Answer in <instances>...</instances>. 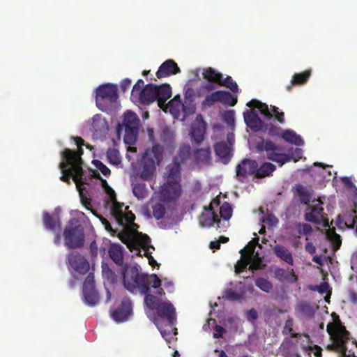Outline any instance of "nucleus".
<instances>
[{"label": "nucleus", "mask_w": 357, "mask_h": 357, "mask_svg": "<svg viewBox=\"0 0 357 357\" xmlns=\"http://www.w3.org/2000/svg\"><path fill=\"white\" fill-rule=\"evenodd\" d=\"M231 140L234 141L233 135L228 134L227 142L221 141L214 145L215 154L225 163L228 162L231 155V146L233 144Z\"/></svg>", "instance_id": "2eb2a0df"}, {"label": "nucleus", "mask_w": 357, "mask_h": 357, "mask_svg": "<svg viewBox=\"0 0 357 357\" xmlns=\"http://www.w3.org/2000/svg\"><path fill=\"white\" fill-rule=\"evenodd\" d=\"M259 238H253L250 241L247 246H245L243 250H244V252L246 255H254L255 249L257 245H258Z\"/></svg>", "instance_id": "0e129e2a"}, {"label": "nucleus", "mask_w": 357, "mask_h": 357, "mask_svg": "<svg viewBox=\"0 0 357 357\" xmlns=\"http://www.w3.org/2000/svg\"><path fill=\"white\" fill-rule=\"evenodd\" d=\"M274 276L280 282L286 281L289 283H294L298 280V276L295 274L293 268L285 270L277 267L274 271Z\"/></svg>", "instance_id": "5701e85b"}, {"label": "nucleus", "mask_w": 357, "mask_h": 357, "mask_svg": "<svg viewBox=\"0 0 357 357\" xmlns=\"http://www.w3.org/2000/svg\"><path fill=\"white\" fill-rule=\"evenodd\" d=\"M211 149H199L195 152L196 158L201 162H206L211 158Z\"/></svg>", "instance_id": "8fccbe9b"}, {"label": "nucleus", "mask_w": 357, "mask_h": 357, "mask_svg": "<svg viewBox=\"0 0 357 357\" xmlns=\"http://www.w3.org/2000/svg\"><path fill=\"white\" fill-rule=\"evenodd\" d=\"M331 337L333 339V342L327 346V349L330 351H345L347 350L346 344L350 339V334L347 331L345 326H339L337 328L336 331H332Z\"/></svg>", "instance_id": "f8f14e48"}, {"label": "nucleus", "mask_w": 357, "mask_h": 357, "mask_svg": "<svg viewBox=\"0 0 357 357\" xmlns=\"http://www.w3.org/2000/svg\"><path fill=\"white\" fill-rule=\"evenodd\" d=\"M240 252L241 254V258L237 261L234 266V271L236 274H240L244 271L250 263V256H248V255L244 252V250H241Z\"/></svg>", "instance_id": "c9c22d12"}, {"label": "nucleus", "mask_w": 357, "mask_h": 357, "mask_svg": "<svg viewBox=\"0 0 357 357\" xmlns=\"http://www.w3.org/2000/svg\"><path fill=\"white\" fill-rule=\"evenodd\" d=\"M102 268L103 275L108 280H110L112 282H114L116 280V275L115 273L111 268H109L107 264H102Z\"/></svg>", "instance_id": "680f3d73"}, {"label": "nucleus", "mask_w": 357, "mask_h": 357, "mask_svg": "<svg viewBox=\"0 0 357 357\" xmlns=\"http://www.w3.org/2000/svg\"><path fill=\"white\" fill-rule=\"evenodd\" d=\"M107 122L101 114H96L92 118L91 129L93 132H102L105 128Z\"/></svg>", "instance_id": "ea45409f"}, {"label": "nucleus", "mask_w": 357, "mask_h": 357, "mask_svg": "<svg viewBox=\"0 0 357 357\" xmlns=\"http://www.w3.org/2000/svg\"><path fill=\"white\" fill-rule=\"evenodd\" d=\"M190 146L189 145H183L179 148L178 155L174 158H178L181 163L184 162L190 156Z\"/></svg>", "instance_id": "a18cd8bd"}, {"label": "nucleus", "mask_w": 357, "mask_h": 357, "mask_svg": "<svg viewBox=\"0 0 357 357\" xmlns=\"http://www.w3.org/2000/svg\"><path fill=\"white\" fill-rule=\"evenodd\" d=\"M296 228L299 234L298 238L301 235L307 236L312 232V226L307 223H298L296 225Z\"/></svg>", "instance_id": "6e6d98bb"}, {"label": "nucleus", "mask_w": 357, "mask_h": 357, "mask_svg": "<svg viewBox=\"0 0 357 357\" xmlns=\"http://www.w3.org/2000/svg\"><path fill=\"white\" fill-rule=\"evenodd\" d=\"M296 310L307 318H312L314 316V308L307 302L298 303L296 307Z\"/></svg>", "instance_id": "4c0bfd02"}, {"label": "nucleus", "mask_w": 357, "mask_h": 357, "mask_svg": "<svg viewBox=\"0 0 357 357\" xmlns=\"http://www.w3.org/2000/svg\"><path fill=\"white\" fill-rule=\"evenodd\" d=\"M281 137L284 141L290 144L296 146H303L304 144V141L302 137L291 130L283 131Z\"/></svg>", "instance_id": "473e14b6"}, {"label": "nucleus", "mask_w": 357, "mask_h": 357, "mask_svg": "<svg viewBox=\"0 0 357 357\" xmlns=\"http://www.w3.org/2000/svg\"><path fill=\"white\" fill-rule=\"evenodd\" d=\"M232 206L231 204L225 202L220 207V216L224 220L228 221L232 216Z\"/></svg>", "instance_id": "37998d69"}, {"label": "nucleus", "mask_w": 357, "mask_h": 357, "mask_svg": "<svg viewBox=\"0 0 357 357\" xmlns=\"http://www.w3.org/2000/svg\"><path fill=\"white\" fill-rule=\"evenodd\" d=\"M324 215H326V213L324 208L317 204L312 206L310 212L305 213V220L310 222L321 224Z\"/></svg>", "instance_id": "b1692460"}, {"label": "nucleus", "mask_w": 357, "mask_h": 357, "mask_svg": "<svg viewBox=\"0 0 357 357\" xmlns=\"http://www.w3.org/2000/svg\"><path fill=\"white\" fill-rule=\"evenodd\" d=\"M205 132L206 128L203 123H199L192 125L191 135L197 144H199L204 140Z\"/></svg>", "instance_id": "72a5a7b5"}, {"label": "nucleus", "mask_w": 357, "mask_h": 357, "mask_svg": "<svg viewBox=\"0 0 357 357\" xmlns=\"http://www.w3.org/2000/svg\"><path fill=\"white\" fill-rule=\"evenodd\" d=\"M217 102L234 106L237 103V96H234L229 92L223 90L217 91L206 96L203 100L202 105L211 107Z\"/></svg>", "instance_id": "9b49d317"}, {"label": "nucleus", "mask_w": 357, "mask_h": 357, "mask_svg": "<svg viewBox=\"0 0 357 357\" xmlns=\"http://www.w3.org/2000/svg\"><path fill=\"white\" fill-rule=\"evenodd\" d=\"M203 78L209 82H214L220 85L223 77L221 73L218 72L213 68H204L202 72Z\"/></svg>", "instance_id": "7c9ffc66"}, {"label": "nucleus", "mask_w": 357, "mask_h": 357, "mask_svg": "<svg viewBox=\"0 0 357 357\" xmlns=\"http://www.w3.org/2000/svg\"><path fill=\"white\" fill-rule=\"evenodd\" d=\"M261 130L271 137H281L282 134V128L273 123H264V127Z\"/></svg>", "instance_id": "79ce46f5"}, {"label": "nucleus", "mask_w": 357, "mask_h": 357, "mask_svg": "<svg viewBox=\"0 0 357 357\" xmlns=\"http://www.w3.org/2000/svg\"><path fill=\"white\" fill-rule=\"evenodd\" d=\"M247 105L251 108H257L266 120H271L274 118L280 124L285 123L284 113L280 112L276 106L271 105L268 107L267 104L257 100H250L248 102Z\"/></svg>", "instance_id": "1a4fd4ad"}, {"label": "nucleus", "mask_w": 357, "mask_h": 357, "mask_svg": "<svg viewBox=\"0 0 357 357\" xmlns=\"http://www.w3.org/2000/svg\"><path fill=\"white\" fill-rule=\"evenodd\" d=\"M123 247L120 244H112L109 248V256L117 266L123 264Z\"/></svg>", "instance_id": "a878e982"}, {"label": "nucleus", "mask_w": 357, "mask_h": 357, "mask_svg": "<svg viewBox=\"0 0 357 357\" xmlns=\"http://www.w3.org/2000/svg\"><path fill=\"white\" fill-rule=\"evenodd\" d=\"M155 165L157 164L155 163L151 158L143 156L142 162L137 171V174L139 176L140 178L144 181H150L155 172Z\"/></svg>", "instance_id": "6ab92c4d"}, {"label": "nucleus", "mask_w": 357, "mask_h": 357, "mask_svg": "<svg viewBox=\"0 0 357 357\" xmlns=\"http://www.w3.org/2000/svg\"><path fill=\"white\" fill-rule=\"evenodd\" d=\"M135 237L139 241V243L141 247L146 246L148 243H150V238L146 234H143L141 232H138L135 230Z\"/></svg>", "instance_id": "052dcab7"}, {"label": "nucleus", "mask_w": 357, "mask_h": 357, "mask_svg": "<svg viewBox=\"0 0 357 357\" xmlns=\"http://www.w3.org/2000/svg\"><path fill=\"white\" fill-rule=\"evenodd\" d=\"M65 245L69 249L80 248L84 244V230L77 222L70 221L63 231Z\"/></svg>", "instance_id": "39448f33"}, {"label": "nucleus", "mask_w": 357, "mask_h": 357, "mask_svg": "<svg viewBox=\"0 0 357 357\" xmlns=\"http://www.w3.org/2000/svg\"><path fill=\"white\" fill-rule=\"evenodd\" d=\"M43 224L46 229L50 230H54L56 229V220L53 218L52 215H51L47 212L43 213Z\"/></svg>", "instance_id": "603ef678"}, {"label": "nucleus", "mask_w": 357, "mask_h": 357, "mask_svg": "<svg viewBox=\"0 0 357 357\" xmlns=\"http://www.w3.org/2000/svg\"><path fill=\"white\" fill-rule=\"evenodd\" d=\"M331 315L333 318L334 323L331 322L327 325L326 331L329 335H331L332 331H336L337 328L339 326H344L342 325L339 316L335 312H333Z\"/></svg>", "instance_id": "864d4df0"}, {"label": "nucleus", "mask_w": 357, "mask_h": 357, "mask_svg": "<svg viewBox=\"0 0 357 357\" xmlns=\"http://www.w3.org/2000/svg\"><path fill=\"white\" fill-rule=\"evenodd\" d=\"M256 286L261 291L268 293L273 289V284L268 280L259 278L255 280Z\"/></svg>", "instance_id": "49530a36"}, {"label": "nucleus", "mask_w": 357, "mask_h": 357, "mask_svg": "<svg viewBox=\"0 0 357 357\" xmlns=\"http://www.w3.org/2000/svg\"><path fill=\"white\" fill-rule=\"evenodd\" d=\"M132 192L134 195L139 199L145 198L148 194L146 185L144 183H132Z\"/></svg>", "instance_id": "a19ab883"}, {"label": "nucleus", "mask_w": 357, "mask_h": 357, "mask_svg": "<svg viewBox=\"0 0 357 357\" xmlns=\"http://www.w3.org/2000/svg\"><path fill=\"white\" fill-rule=\"evenodd\" d=\"M155 85L148 84L135 96L139 102L144 105H149L156 100Z\"/></svg>", "instance_id": "a211bd4d"}, {"label": "nucleus", "mask_w": 357, "mask_h": 357, "mask_svg": "<svg viewBox=\"0 0 357 357\" xmlns=\"http://www.w3.org/2000/svg\"><path fill=\"white\" fill-rule=\"evenodd\" d=\"M132 303L130 299L126 298L121 301V305L113 311L112 317L117 322L126 321L132 314Z\"/></svg>", "instance_id": "dca6fc26"}, {"label": "nucleus", "mask_w": 357, "mask_h": 357, "mask_svg": "<svg viewBox=\"0 0 357 357\" xmlns=\"http://www.w3.org/2000/svg\"><path fill=\"white\" fill-rule=\"evenodd\" d=\"M246 125L252 130L257 132L261 130L264 127V122L259 118L255 111H246L243 113Z\"/></svg>", "instance_id": "412c9836"}, {"label": "nucleus", "mask_w": 357, "mask_h": 357, "mask_svg": "<svg viewBox=\"0 0 357 357\" xmlns=\"http://www.w3.org/2000/svg\"><path fill=\"white\" fill-rule=\"evenodd\" d=\"M93 165L101 172L105 176H109L111 174L110 169L100 160H93L92 161Z\"/></svg>", "instance_id": "4d7b16f0"}, {"label": "nucleus", "mask_w": 357, "mask_h": 357, "mask_svg": "<svg viewBox=\"0 0 357 357\" xmlns=\"http://www.w3.org/2000/svg\"><path fill=\"white\" fill-rule=\"evenodd\" d=\"M225 297L230 301H237L242 298V295L232 289H228L225 291Z\"/></svg>", "instance_id": "13d9d810"}, {"label": "nucleus", "mask_w": 357, "mask_h": 357, "mask_svg": "<svg viewBox=\"0 0 357 357\" xmlns=\"http://www.w3.org/2000/svg\"><path fill=\"white\" fill-rule=\"evenodd\" d=\"M184 91H185V93H184L185 98L186 100H189L190 101H192L195 96V90L190 86H185L184 88Z\"/></svg>", "instance_id": "774afa93"}, {"label": "nucleus", "mask_w": 357, "mask_h": 357, "mask_svg": "<svg viewBox=\"0 0 357 357\" xmlns=\"http://www.w3.org/2000/svg\"><path fill=\"white\" fill-rule=\"evenodd\" d=\"M164 148L160 144L153 145L151 149L146 150L144 157L151 158L157 165H160L163 158Z\"/></svg>", "instance_id": "c85d7f7f"}, {"label": "nucleus", "mask_w": 357, "mask_h": 357, "mask_svg": "<svg viewBox=\"0 0 357 357\" xmlns=\"http://www.w3.org/2000/svg\"><path fill=\"white\" fill-rule=\"evenodd\" d=\"M155 311L160 318L166 319L171 326L176 324V309L169 301L162 302Z\"/></svg>", "instance_id": "4468645a"}, {"label": "nucleus", "mask_w": 357, "mask_h": 357, "mask_svg": "<svg viewBox=\"0 0 357 357\" xmlns=\"http://www.w3.org/2000/svg\"><path fill=\"white\" fill-rule=\"evenodd\" d=\"M86 303L94 306L99 302L100 297L96 288L82 289Z\"/></svg>", "instance_id": "f704fd0d"}, {"label": "nucleus", "mask_w": 357, "mask_h": 357, "mask_svg": "<svg viewBox=\"0 0 357 357\" xmlns=\"http://www.w3.org/2000/svg\"><path fill=\"white\" fill-rule=\"evenodd\" d=\"M139 119L132 111H128L124 114L123 125L124 129V142L129 145L135 144L139 134Z\"/></svg>", "instance_id": "0eeeda50"}, {"label": "nucleus", "mask_w": 357, "mask_h": 357, "mask_svg": "<svg viewBox=\"0 0 357 357\" xmlns=\"http://www.w3.org/2000/svg\"><path fill=\"white\" fill-rule=\"evenodd\" d=\"M256 148L259 152L265 151L267 159L277 162L280 167L293 159V153L291 152L292 149L289 150V153H287L283 146L270 139H262L257 143Z\"/></svg>", "instance_id": "20e7f679"}, {"label": "nucleus", "mask_w": 357, "mask_h": 357, "mask_svg": "<svg viewBox=\"0 0 357 357\" xmlns=\"http://www.w3.org/2000/svg\"><path fill=\"white\" fill-rule=\"evenodd\" d=\"M220 85L229 89L233 93H236L238 91V84L230 76H227L225 79L222 77Z\"/></svg>", "instance_id": "de8ad7c7"}, {"label": "nucleus", "mask_w": 357, "mask_h": 357, "mask_svg": "<svg viewBox=\"0 0 357 357\" xmlns=\"http://www.w3.org/2000/svg\"><path fill=\"white\" fill-rule=\"evenodd\" d=\"M153 215L157 220L162 219L166 213L165 205L162 203L158 202L153 205Z\"/></svg>", "instance_id": "09e8293b"}, {"label": "nucleus", "mask_w": 357, "mask_h": 357, "mask_svg": "<svg viewBox=\"0 0 357 357\" xmlns=\"http://www.w3.org/2000/svg\"><path fill=\"white\" fill-rule=\"evenodd\" d=\"M155 93L158 106L162 108L165 102L172 96V88L169 84L155 85Z\"/></svg>", "instance_id": "4be33fe9"}, {"label": "nucleus", "mask_w": 357, "mask_h": 357, "mask_svg": "<svg viewBox=\"0 0 357 357\" xmlns=\"http://www.w3.org/2000/svg\"><path fill=\"white\" fill-rule=\"evenodd\" d=\"M121 275L124 288L132 294L139 293L144 296V303L151 310H155L162 303L158 296L150 294L151 287L158 288L162 281L156 274L142 273L139 266L126 265Z\"/></svg>", "instance_id": "f257e3e1"}, {"label": "nucleus", "mask_w": 357, "mask_h": 357, "mask_svg": "<svg viewBox=\"0 0 357 357\" xmlns=\"http://www.w3.org/2000/svg\"><path fill=\"white\" fill-rule=\"evenodd\" d=\"M181 164L178 158H174L173 162L166 167V182L160 190V195L166 202L174 201L181 196Z\"/></svg>", "instance_id": "7ed1b4c3"}, {"label": "nucleus", "mask_w": 357, "mask_h": 357, "mask_svg": "<svg viewBox=\"0 0 357 357\" xmlns=\"http://www.w3.org/2000/svg\"><path fill=\"white\" fill-rule=\"evenodd\" d=\"M73 139L78 147L77 151H74L66 148L62 152L61 156L63 160L68 162V165H74V170L77 174H80L84 171L82 168L83 160L81 158L84 153L82 146L84 145V141L80 137H73Z\"/></svg>", "instance_id": "6e6552de"}, {"label": "nucleus", "mask_w": 357, "mask_h": 357, "mask_svg": "<svg viewBox=\"0 0 357 357\" xmlns=\"http://www.w3.org/2000/svg\"><path fill=\"white\" fill-rule=\"evenodd\" d=\"M96 93V105L103 112L107 109L109 105L116 102L119 98L117 86L110 83L99 86Z\"/></svg>", "instance_id": "423d86ee"}, {"label": "nucleus", "mask_w": 357, "mask_h": 357, "mask_svg": "<svg viewBox=\"0 0 357 357\" xmlns=\"http://www.w3.org/2000/svg\"><path fill=\"white\" fill-rule=\"evenodd\" d=\"M79 193V197L81 199V202L82 205L87 209L90 210L94 215H96L95 211H93L91 209V199L88 197H86L84 194V190H85V188L82 187V185H80L79 188H77Z\"/></svg>", "instance_id": "5fc2aeb1"}, {"label": "nucleus", "mask_w": 357, "mask_h": 357, "mask_svg": "<svg viewBox=\"0 0 357 357\" xmlns=\"http://www.w3.org/2000/svg\"><path fill=\"white\" fill-rule=\"evenodd\" d=\"M248 256H250V270L257 271L263 268L264 265L262 264V259L259 257L257 252L255 255H248Z\"/></svg>", "instance_id": "c03bdc74"}, {"label": "nucleus", "mask_w": 357, "mask_h": 357, "mask_svg": "<svg viewBox=\"0 0 357 357\" xmlns=\"http://www.w3.org/2000/svg\"><path fill=\"white\" fill-rule=\"evenodd\" d=\"M283 334H291V337L293 338L298 337L299 334L293 333V321L291 319H287L285 321L284 327L282 331Z\"/></svg>", "instance_id": "bf43d9fd"}, {"label": "nucleus", "mask_w": 357, "mask_h": 357, "mask_svg": "<svg viewBox=\"0 0 357 357\" xmlns=\"http://www.w3.org/2000/svg\"><path fill=\"white\" fill-rule=\"evenodd\" d=\"M135 237V230L126 228L123 232L119 234V238L121 242L126 245L129 243Z\"/></svg>", "instance_id": "3c124183"}, {"label": "nucleus", "mask_w": 357, "mask_h": 357, "mask_svg": "<svg viewBox=\"0 0 357 357\" xmlns=\"http://www.w3.org/2000/svg\"><path fill=\"white\" fill-rule=\"evenodd\" d=\"M126 245L131 252H136L138 256H142L140 250L141 246L135 237H134V238Z\"/></svg>", "instance_id": "e2e57ef3"}, {"label": "nucleus", "mask_w": 357, "mask_h": 357, "mask_svg": "<svg viewBox=\"0 0 357 357\" xmlns=\"http://www.w3.org/2000/svg\"><path fill=\"white\" fill-rule=\"evenodd\" d=\"M167 107L172 113L178 112L181 109H182L185 114L188 113L178 96H175L173 99L169 100L167 103Z\"/></svg>", "instance_id": "e433bc0d"}, {"label": "nucleus", "mask_w": 357, "mask_h": 357, "mask_svg": "<svg viewBox=\"0 0 357 357\" xmlns=\"http://www.w3.org/2000/svg\"><path fill=\"white\" fill-rule=\"evenodd\" d=\"M144 81L143 79H139L137 80V82L135 84V85L133 86V88L132 89V92H131V98H134L135 97V96L137 94H138V93L139 91H141V90H142V89L144 88Z\"/></svg>", "instance_id": "338daca9"}, {"label": "nucleus", "mask_w": 357, "mask_h": 357, "mask_svg": "<svg viewBox=\"0 0 357 357\" xmlns=\"http://www.w3.org/2000/svg\"><path fill=\"white\" fill-rule=\"evenodd\" d=\"M59 168L62 172V176L60 177L61 181L70 184V178L72 177L76 184L77 188H79L80 185L88 184V178L86 177L87 172L86 171H82L80 174H77L75 170H74V165H68V162L66 160L60 162Z\"/></svg>", "instance_id": "9d476101"}, {"label": "nucleus", "mask_w": 357, "mask_h": 357, "mask_svg": "<svg viewBox=\"0 0 357 357\" xmlns=\"http://www.w3.org/2000/svg\"><path fill=\"white\" fill-rule=\"evenodd\" d=\"M94 282L95 280L93 273H89L84 280L83 284V289L95 288Z\"/></svg>", "instance_id": "69168bd1"}, {"label": "nucleus", "mask_w": 357, "mask_h": 357, "mask_svg": "<svg viewBox=\"0 0 357 357\" xmlns=\"http://www.w3.org/2000/svg\"><path fill=\"white\" fill-rule=\"evenodd\" d=\"M273 251L274 255L288 265H294V257L291 252L282 245H275Z\"/></svg>", "instance_id": "393cba45"}, {"label": "nucleus", "mask_w": 357, "mask_h": 357, "mask_svg": "<svg viewBox=\"0 0 357 357\" xmlns=\"http://www.w3.org/2000/svg\"><path fill=\"white\" fill-rule=\"evenodd\" d=\"M86 177L88 178L87 185L89 184V181L93 177H96L102 181V186L105 189V192H107L110 202H112L111 210L112 214L115 218L119 225L125 226L126 224H130L132 227H139L137 224L134 223V220L135 219L134 213L129 211H126V210L128 209V206L124 207V204L123 203H120L116 200V196L114 190L108 185L106 180L102 178L98 171L89 169Z\"/></svg>", "instance_id": "f03ea898"}, {"label": "nucleus", "mask_w": 357, "mask_h": 357, "mask_svg": "<svg viewBox=\"0 0 357 357\" xmlns=\"http://www.w3.org/2000/svg\"><path fill=\"white\" fill-rule=\"evenodd\" d=\"M276 166L271 162H264L259 167L257 162V171L255 178H262L267 176H270L275 171Z\"/></svg>", "instance_id": "c756f323"}, {"label": "nucleus", "mask_w": 357, "mask_h": 357, "mask_svg": "<svg viewBox=\"0 0 357 357\" xmlns=\"http://www.w3.org/2000/svg\"><path fill=\"white\" fill-rule=\"evenodd\" d=\"M295 194L298 197L299 202L301 204H309L312 199V193L302 185H296L294 188Z\"/></svg>", "instance_id": "2f4dec72"}, {"label": "nucleus", "mask_w": 357, "mask_h": 357, "mask_svg": "<svg viewBox=\"0 0 357 357\" xmlns=\"http://www.w3.org/2000/svg\"><path fill=\"white\" fill-rule=\"evenodd\" d=\"M312 74V70L308 69L300 73H295L290 82L286 86L287 91H291L292 86L295 85H303L306 84Z\"/></svg>", "instance_id": "cd10ccee"}, {"label": "nucleus", "mask_w": 357, "mask_h": 357, "mask_svg": "<svg viewBox=\"0 0 357 357\" xmlns=\"http://www.w3.org/2000/svg\"><path fill=\"white\" fill-rule=\"evenodd\" d=\"M107 162L112 165L118 166L121 163L119 151L114 148H109L106 152Z\"/></svg>", "instance_id": "58836bf2"}, {"label": "nucleus", "mask_w": 357, "mask_h": 357, "mask_svg": "<svg viewBox=\"0 0 357 357\" xmlns=\"http://www.w3.org/2000/svg\"><path fill=\"white\" fill-rule=\"evenodd\" d=\"M68 261L72 268L79 274L84 275L89 271V261L77 252H70L68 255Z\"/></svg>", "instance_id": "ddd939ff"}, {"label": "nucleus", "mask_w": 357, "mask_h": 357, "mask_svg": "<svg viewBox=\"0 0 357 357\" xmlns=\"http://www.w3.org/2000/svg\"><path fill=\"white\" fill-rule=\"evenodd\" d=\"M257 171V161L251 159H243L241 164L236 167V176L245 178L249 175H253L255 178Z\"/></svg>", "instance_id": "f3484780"}, {"label": "nucleus", "mask_w": 357, "mask_h": 357, "mask_svg": "<svg viewBox=\"0 0 357 357\" xmlns=\"http://www.w3.org/2000/svg\"><path fill=\"white\" fill-rule=\"evenodd\" d=\"M199 223L203 227H211L215 224L217 225V228H220L221 220L218 218L217 213L214 211H209L206 213H202L199 217Z\"/></svg>", "instance_id": "bb28decb"}, {"label": "nucleus", "mask_w": 357, "mask_h": 357, "mask_svg": "<svg viewBox=\"0 0 357 357\" xmlns=\"http://www.w3.org/2000/svg\"><path fill=\"white\" fill-rule=\"evenodd\" d=\"M181 72L177 63L172 59H168L163 62L156 72V76L160 79L172 75H176Z\"/></svg>", "instance_id": "aec40b11"}]
</instances>
